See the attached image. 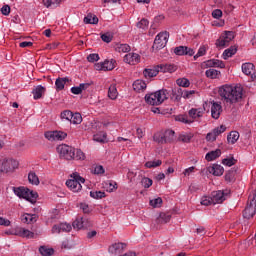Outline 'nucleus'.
I'll list each match as a JSON object with an SVG mask.
<instances>
[{"label":"nucleus","instance_id":"obj_1","mask_svg":"<svg viewBox=\"0 0 256 256\" xmlns=\"http://www.w3.org/2000/svg\"><path fill=\"white\" fill-rule=\"evenodd\" d=\"M219 95L226 105H235L243 99V87L241 85H224L219 88Z\"/></svg>","mask_w":256,"mask_h":256},{"label":"nucleus","instance_id":"obj_2","mask_svg":"<svg viewBox=\"0 0 256 256\" xmlns=\"http://www.w3.org/2000/svg\"><path fill=\"white\" fill-rule=\"evenodd\" d=\"M166 99H169L167 90H158L145 96V101L148 105H161Z\"/></svg>","mask_w":256,"mask_h":256},{"label":"nucleus","instance_id":"obj_3","mask_svg":"<svg viewBox=\"0 0 256 256\" xmlns=\"http://www.w3.org/2000/svg\"><path fill=\"white\" fill-rule=\"evenodd\" d=\"M12 191L16 194L19 199H26V201H30V203H35V199H37V192H33L26 187H12Z\"/></svg>","mask_w":256,"mask_h":256},{"label":"nucleus","instance_id":"obj_4","mask_svg":"<svg viewBox=\"0 0 256 256\" xmlns=\"http://www.w3.org/2000/svg\"><path fill=\"white\" fill-rule=\"evenodd\" d=\"M81 183H85V178L81 177L77 173H73L71 175V179L66 181V186L70 191H73V193H79V191L83 189Z\"/></svg>","mask_w":256,"mask_h":256},{"label":"nucleus","instance_id":"obj_5","mask_svg":"<svg viewBox=\"0 0 256 256\" xmlns=\"http://www.w3.org/2000/svg\"><path fill=\"white\" fill-rule=\"evenodd\" d=\"M57 152L62 159H66L67 161H72V159H75V148L69 145H59L57 147Z\"/></svg>","mask_w":256,"mask_h":256},{"label":"nucleus","instance_id":"obj_6","mask_svg":"<svg viewBox=\"0 0 256 256\" xmlns=\"http://www.w3.org/2000/svg\"><path fill=\"white\" fill-rule=\"evenodd\" d=\"M19 167V162L15 159L0 160V173H11Z\"/></svg>","mask_w":256,"mask_h":256},{"label":"nucleus","instance_id":"obj_7","mask_svg":"<svg viewBox=\"0 0 256 256\" xmlns=\"http://www.w3.org/2000/svg\"><path fill=\"white\" fill-rule=\"evenodd\" d=\"M167 41H169V33L168 32H160L154 40L152 49L155 51H159L167 45Z\"/></svg>","mask_w":256,"mask_h":256},{"label":"nucleus","instance_id":"obj_8","mask_svg":"<svg viewBox=\"0 0 256 256\" xmlns=\"http://www.w3.org/2000/svg\"><path fill=\"white\" fill-rule=\"evenodd\" d=\"M230 191L226 190V191H214L212 192V202L213 205H217V203H223V201H225V199H227V196L229 195Z\"/></svg>","mask_w":256,"mask_h":256},{"label":"nucleus","instance_id":"obj_9","mask_svg":"<svg viewBox=\"0 0 256 256\" xmlns=\"http://www.w3.org/2000/svg\"><path fill=\"white\" fill-rule=\"evenodd\" d=\"M45 137L48 141H63V139L67 138V133L63 131L46 132Z\"/></svg>","mask_w":256,"mask_h":256},{"label":"nucleus","instance_id":"obj_10","mask_svg":"<svg viewBox=\"0 0 256 256\" xmlns=\"http://www.w3.org/2000/svg\"><path fill=\"white\" fill-rule=\"evenodd\" d=\"M71 229H73V227L71 226V224H67V223H60V224H55L52 227V233H69V231H71Z\"/></svg>","mask_w":256,"mask_h":256},{"label":"nucleus","instance_id":"obj_11","mask_svg":"<svg viewBox=\"0 0 256 256\" xmlns=\"http://www.w3.org/2000/svg\"><path fill=\"white\" fill-rule=\"evenodd\" d=\"M223 113V106L219 102H212L211 105V117L212 119H219Z\"/></svg>","mask_w":256,"mask_h":256},{"label":"nucleus","instance_id":"obj_12","mask_svg":"<svg viewBox=\"0 0 256 256\" xmlns=\"http://www.w3.org/2000/svg\"><path fill=\"white\" fill-rule=\"evenodd\" d=\"M124 61L128 65H137L141 61V56L137 53H128L124 56Z\"/></svg>","mask_w":256,"mask_h":256},{"label":"nucleus","instance_id":"obj_13","mask_svg":"<svg viewBox=\"0 0 256 256\" xmlns=\"http://www.w3.org/2000/svg\"><path fill=\"white\" fill-rule=\"evenodd\" d=\"M188 115L192 121L195 119H201L205 115V108H192L189 110Z\"/></svg>","mask_w":256,"mask_h":256},{"label":"nucleus","instance_id":"obj_14","mask_svg":"<svg viewBox=\"0 0 256 256\" xmlns=\"http://www.w3.org/2000/svg\"><path fill=\"white\" fill-rule=\"evenodd\" d=\"M125 247H127L125 243H115L108 248V251L111 255H118V253H122Z\"/></svg>","mask_w":256,"mask_h":256},{"label":"nucleus","instance_id":"obj_15","mask_svg":"<svg viewBox=\"0 0 256 256\" xmlns=\"http://www.w3.org/2000/svg\"><path fill=\"white\" fill-rule=\"evenodd\" d=\"M159 71H161L159 66L154 68H146L143 71V75L146 79H151L152 77H157V75H159Z\"/></svg>","mask_w":256,"mask_h":256},{"label":"nucleus","instance_id":"obj_16","mask_svg":"<svg viewBox=\"0 0 256 256\" xmlns=\"http://www.w3.org/2000/svg\"><path fill=\"white\" fill-rule=\"evenodd\" d=\"M192 95H195V90H185L183 88H178L176 99H181V97L184 99H191Z\"/></svg>","mask_w":256,"mask_h":256},{"label":"nucleus","instance_id":"obj_17","mask_svg":"<svg viewBox=\"0 0 256 256\" xmlns=\"http://www.w3.org/2000/svg\"><path fill=\"white\" fill-rule=\"evenodd\" d=\"M16 236L17 237H26V239H33V237H35V233H33L23 227H18Z\"/></svg>","mask_w":256,"mask_h":256},{"label":"nucleus","instance_id":"obj_18","mask_svg":"<svg viewBox=\"0 0 256 256\" xmlns=\"http://www.w3.org/2000/svg\"><path fill=\"white\" fill-rule=\"evenodd\" d=\"M208 171L215 177H221V175H223L225 169H223V166H221L219 164H213L211 167H209Z\"/></svg>","mask_w":256,"mask_h":256},{"label":"nucleus","instance_id":"obj_19","mask_svg":"<svg viewBox=\"0 0 256 256\" xmlns=\"http://www.w3.org/2000/svg\"><path fill=\"white\" fill-rule=\"evenodd\" d=\"M206 67H210V69H213V67H219L220 69H225V63L221 60L210 59L206 61Z\"/></svg>","mask_w":256,"mask_h":256},{"label":"nucleus","instance_id":"obj_20","mask_svg":"<svg viewBox=\"0 0 256 256\" xmlns=\"http://www.w3.org/2000/svg\"><path fill=\"white\" fill-rule=\"evenodd\" d=\"M69 83V78L64 77V78H57L55 81V87L56 91H63L65 89V84Z\"/></svg>","mask_w":256,"mask_h":256},{"label":"nucleus","instance_id":"obj_21","mask_svg":"<svg viewBox=\"0 0 256 256\" xmlns=\"http://www.w3.org/2000/svg\"><path fill=\"white\" fill-rule=\"evenodd\" d=\"M158 66L162 73H175V71H177V66H175V64H161Z\"/></svg>","mask_w":256,"mask_h":256},{"label":"nucleus","instance_id":"obj_22","mask_svg":"<svg viewBox=\"0 0 256 256\" xmlns=\"http://www.w3.org/2000/svg\"><path fill=\"white\" fill-rule=\"evenodd\" d=\"M133 89L137 93H140V91H145L147 89V83L143 80H136L133 83Z\"/></svg>","mask_w":256,"mask_h":256},{"label":"nucleus","instance_id":"obj_23","mask_svg":"<svg viewBox=\"0 0 256 256\" xmlns=\"http://www.w3.org/2000/svg\"><path fill=\"white\" fill-rule=\"evenodd\" d=\"M218 157H221V149L208 152L205 159L206 161H215V159H218Z\"/></svg>","mask_w":256,"mask_h":256},{"label":"nucleus","instance_id":"obj_24","mask_svg":"<svg viewBox=\"0 0 256 256\" xmlns=\"http://www.w3.org/2000/svg\"><path fill=\"white\" fill-rule=\"evenodd\" d=\"M45 91H46V88L43 87L42 85L36 86V88L32 91L34 99L35 100L41 99Z\"/></svg>","mask_w":256,"mask_h":256},{"label":"nucleus","instance_id":"obj_25","mask_svg":"<svg viewBox=\"0 0 256 256\" xmlns=\"http://www.w3.org/2000/svg\"><path fill=\"white\" fill-rule=\"evenodd\" d=\"M255 71V65L253 63H244L242 64V72L244 75H253Z\"/></svg>","mask_w":256,"mask_h":256},{"label":"nucleus","instance_id":"obj_26","mask_svg":"<svg viewBox=\"0 0 256 256\" xmlns=\"http://www.w3.org/2000/svg\"><path fill=\"white\" fill-rule=\"evenodd\" d=\"M205 75L208 79H219V77H221V71L210 68L206 70Z\"/></svg>","mask_w":256,"mask_h":256},{"label":"nucleus","instance_id":"obj_27","mask_svg":"<svg viewBox=\"0 0 256 256\" xmlns=\"http://www.w3.org/2000/svg\"><path fill=\"white\" fill-rule=\"evenodd\" d=\"M23 223H35L37 221V214H24L21 216Z\"/></svg>","mask_w":256,"mask_h":256},{"label":"nucleus","instance_id":"obj_28","mask_svg":"<svg viewBox=\"0 0 256 256\" xmlns=\"http://www.w3.org/2000/svg\"><path fill=\"white\" fill-rule=\"evenodd\" d=\"M84 23L87 25H97V23H99V18H97V16H93V14H88L84 17Z\"/></svg>","mask_w":256,"mask_h":256},{"label":"nucleus","instance_id":"obj_29","mask_svg":"<svg viewBox=\"0 0 256 256\" xmlns=\"http://www.w3.org/2000/svg\"><path fill=\"white\" fill-rule=\"evenodd\" d=\"M227 141L231 145H235L236 141H239V132L237 131L230 132V134L227 136Z\"/></svg>","mask_w":256,"mask_h":256},{"label":"nucleus","instance_id":"obj_30","mask_svg":"<svg viewBox=\"0 0 256 256\" xmlns=\"http://www.w3.org/2000/svg\"><path fill=\"white\" fill-rule=\"evenodd\" d=\"M118 95H119V92H117V86L115 84H112L108 89L109 99L115 100L117 99Z\"/></svg>","mask_w":256,"mask_h":256},{"label":"nucleus","instance_id":"obj_31","mask_svg":"<svg viewBox=\"0 0 256 256\" xmlns=\"http://www.w3.org/2000/svg\"><path fill=\"white\" fill-rule=\"evenodd\" d=\"M164 139H165L166 143H172V141H175V131L166 130L164 132Z\"/></svg>","mask_w":256,"mask_h":256},{"label":"nucleus","instance_id":"obj_32","mask_svg":"<svg viewBox=\"0 0 256 256\" xmlns=\"http://www.w3.org/2000/svg\"><path fill=\"white\" fill-rule=\"evenodd\" d=\"M237 53V48L232 46L223 52V59L227 60L229 57H233Z\"/></svg>","mask_w":256,"mask_h":256},{"label":"nucleus","instance_id":"obj_33","mask_svg":"<svg viewBox=\"0 0 256 256\" xmlns=\"http://www.w3.org/2000/svg\"><path fill=\"white\" fill-rule=\"evenodd\" d=\"M116 51L118 53H129V51H131V46H129V44H118L116 46Z\"/></svg>","mask_w":256,"mask_h":256},{"label":"nucleus","instance_id":"obj_34","mask_svg":"<svg viewBox=\"0 0 256 256\" xmlns=\"http://www.w3.org/2000/svg\"><path fill=\"white\" fill-rule=\"evenodd\" d=\"M28 181L31 185H39V177L35 172H30L28 174Z\"/></svg>","mask_w":256,"mask_h":256},{"label":"nucleus","instance_id":"obj_35","mask_svg":"<svg viewBox=\"0 0 256 256\" xmlns=\"http://www.w3.org/2000/svg\"><path fill=\"white\" fill-rule=\"evenodd\" d=\"M154 141L156 143H159L160 145H165L166 140H165V134L164 133H156L153 137Z\"/></svg>","mask_w":256,"mask_h":256},{"label":"nucleus","instance_id":"obj_36","mask_svg":"<svg viewBox=\"0 0 256 256\" xmlns=\"http://www.w3.org/2000/svg\"><path fill=\"white\" fill-rule=\"evenodd\" d=\"M61 3V0H43L44 7H47L49 9L50 7H57Z\"/></svg>","mask_w":256,"mask_h":256},{"label":"nucleus","instance_id":"obj_37","mask_svg":"<svg viewBox=\"0 0 256 256\" xmlns=\"http://www.w3.org/2000/svg\"><path fill=\"white\" fill-rule=\"evenodd\" d=\"M39 252L43 255V256H51L55 253V250H53V248H47L45 246H41L39 248Z\"/></svg>","mask_w":256,"mask_h":256},{"label":"nucleus","instance_id":"obj_38","mask_svg":"<svg viewBox=\"0 0 256 256\" xmlns=\"http://www.w3.org/2000/svg\"><path fill=\"white\" fill-rule=\"evenodd\" d=\"M83 121V117L80 113H74L72 114V118L70 120V123H73L74 125H79Z\"/></svg>","mask_w":256,"mask_h":256},{"label":"nucleus","instance_id":"obj_39","mask_svg":"<svg viewBox=\"0 0 256 256\" xmlns=\"http://www.w3.org/2000/svg\"><path fill=\"white\" fill-rule=\"evenodd\" d=\"M171 221V215L160 213L159 217L157 218V223H169Z\"/></svg>","mask_w":256,"mask_h":256},{"label":"nucleus","instance_id":"obj_40","mask_svg":"<svg viewBox=\"0 0 256 256\" xmlns=\"http://www.w3.org/2000/svg\"><path fill=\"white\" fill-rule=\"evenodd\" d=\"M115 69V60L104 61V71H113Z\"/></svg>","mask_w":256,"mask_h":256},{"label":"nucleus","instance_id":"obj_41","mask_svg":"<svg viewBox=\"0 0 256 256\" xmlns=\"http://www.w3.org/2000/svg\"><path fill=\"white\" fill-rule=\"evenodd\" d=\"M162 163L163 162L161 160L148 161L145 163V167H147V169H153L155 167H160Z\"/></svg>","mask_w":256,"mask_h":256},{"label":"nucleus","instance_id":"obj_42","mask_svg":"<svg viewBox=\"0 0 256 256\" xmlns=\"http://www.w3.org/2000/svg\"><path fill=\"white\" fill-rule=\"evenodd\" d=\"M85 221L83 220V218H77L73 224H72V227H74V229H83V227H85Z\"/></svg>","mask_w":256,"mask_h":256},{"label":"nucleus","instance_id":"obj_43","mask_svg":"<svg viewBox=\"0 0 256 256\" xmlns=\"http://www.w3.org/2000/svg\"><path fill=\"white\" fill-rule=\"evenodd\" d=\"M93 139L97 143H103V141H105V139H107V134L105 132H100L98 134H95L93 136Z\"/></svg>","mask_w":256,"mask_h":256},{"label":"nucleus","instance_id":"obj_44","mask_svg":"<svg viewBox=\"0 0 256 256\" xmlns=\"http://www.w3.org/2000/svg\"><path fill=\"white\" fill-rule=\"evenodd\" d=\"M85 153L81 149H75L74 159L76 161H85Z\"/></svg>","mask_w":256,"mask_h":256},{"label":"nucleus","instance_id":"obj_45","mask_svg":"<svg viewBox=\"0 0 256 256\" xmlns=\"http://www.w3.org/2000/svg\"><path fill=\"white\" fill-rule=\"evenodd\" d=\"M176 121H180V123H185L186 125H191V123H193V120L186 115L177 116Z\"/></svg>","mask_w":256,"mask_h":256},{"label":"nucleus","instance_id":"obj_46","mask_svg":"<svg viewBox=\"0 0 256 256\" xmlns=\"http://www.w3.org/2000/svg\"><path fill=\"white\" fill-rule=\"evenodd\" d=\"M176 83L178 87H189L191 85V82L187 78H179L176 80Z\"/></svg>","mask_w":256,"mask_h":256},{"label":"nucleus","instance_id":"obj_47","mask_svg":"<svg viewBox=\"0 0 256 256\" xmlns=\"http://www.w3.org/2000/svg\"><path fill=\"white\" fill-rule=\"evenodd\" d=\"M151 207L159 208L163 205V199L161 197L150 200Z\"/></svg>","mask_w":256,"mask_h":256},{"label":"nucleus","instance_id":"obj_48","mask_svg":"<svg viewBox=\"0 0 256 256\" xmlns=\"http://www.w3.org/2000/svg\"><path fill=\"white\" fill-rule=\"evenodd\" d=\"M229 43L230 42L226 39L225 36H221L220 39L216 41L217 47H227Z\"/></svg>","mask_w":256,"mask_h":256},{"label":"nucleus","instance_id":"obj_49","mask_svg":"<svg viewBox=\"0 0 256 256\" xmlns=\"http://www.w3.org/2000/svg\"><path fill=\"white\" fill-rule=\"evenodd\" d=\"M90 197H92V199H103V197H105V192H103V191H91L90 192Z\"/></svg>","mask_w":256,"mask_h":256},{"label":"nucleus","instance_id":"obj_50","mask_svg":"<svg viewBox=\"0 0 256 256\" xmlns=\"http://www.w3.org/2000/svg\"><path fill=\"white\" fill-rule=\"evenodd\" d=\"M225 131H227V127H225V125H221L220 127L213 129L212 133L214 136L219 137V135H221V133H225Z\"/></svg>","mask_w":256,"mask_h":256},{"label":"nucleus","instance_id":"obj_51","mask_svg":"<svg viewBox=\"0 0 256 256\" xmlns=\"http://www.w3.org/2000/svg\"><path fill=\"white\" fill-rule=\"evenodd\" d=\"M178 139L179 141H182V143H191V139H193V135L181 134Z\"/></svg>","mask_w":256,"mask_h":256},{"label":"nucleus","instance_id":"obj_52","mask_svg":"<svg viewBox=\"0 0 256 256\" xmlns=\"http://www.w3.org/2000/svg\"><path fill=\"white\" fill-rule=\"evenodd\" d=\"M201 205H204L205 207H209V205H213V198L212 196H204L201 199Z\"/></svg>","mask_w":256,"mask_h":256},{"label":"nucleus","instance_id":"obj_53","mask_svg":"<svg viewBox=\"0 0 256 256\" xmlns=\"http://www.w3.org/2000/svg\"><path fill=\"white\" fill-rule=\"evenodd\" d=\"M61 119H65V121H70L71 122V119L73 117V112L69 111V110H66V111H63L60 115Z\"/></svg>","mask_w":256,"mask_h":256},{"label":"nucleus","instance_id":"obj_54","mask_svg":"<svg viewBox=\"0 0 256 256\" xmlns=\"http://www.w3.org/2000/svg\"><path fill=\"white\" fill-rule=\"evenodd\" d=\"M225 180L228 181V183H231L235 180V171L234 170H229L225 174Z\"/></svg>","mask_w":256,"mask_h":256},{"label":"nucleus","instance_id":"obj_55","mask_svg":"<svg viewBox=\"0 0 256 256\" xmlns=\"http://www.w3.org/2000/svg\"><path fill=\"white\" fill-rule=\"evenodd\" d=\"M223 165H226V167H233V165H235V163H237V160H235V158L231 157V158H226L222 160Z\"/></svg>","mask_w":256,"mask_h":256},{"label":"nucleus","instance_id":"obj_56","mask_svg":"<svg viewBox=\"0 0 256 256\" xmlns=\"http://www.w3.org/2000/svg\"><path fill=\"white\" fill-rule=\"evenodd\" d=\"M185 51H187V46H178L174 49L175 55H185Z\"/></svg>","mask_w":256,"mask_h":256},{"label":"nucleus","instance_id":"obj_57","mask_svg":"<svg viewBox=\"0 0 256 256\" xmlns=\"http://www.w3.org/2000/svg\"><path fill=\"white\" fill-rule=\"evenodd\" d=\"M101 39L104 41V43H111V41H113V35L107 32L101 35Z\"/></svg>","mask_w":256,"mask_h":256},{"label":"nucleus","instance_id":"obj_58","mask_svg":"<svg viewBox=\"0 0 256 256\" xmlns=\"http://www.w3.org/2000/svg\"><path fill=\"white\" fill-rule=\"evenodd\" d=\"M207 53V48H205V46H201L198 49L197 54L194 56V59L197 60L199 59V57H203V55H205Z\"/></svg>","mask_w":256,"mask_h":256},{"label":"nucleus","instance_id":"obj_59","mask_svg":"<svg viewBox=\"0 0 256 256\" xmlns=\"http://www.w3.org/2000/svg\"><path fill=\"white\" fill-rule=\"evenodd\" d=\"M148 26H149V20L145 18L141 19V21L137 23V27L139 29H145V27H148Z\"/></svg>","mask_w":256,"mask_h":256},{"label":"nucleus","instance_id":"obj_60","mask_svg":"<svg viewBox=\"0 0 256 256\" xmlns=\"http://www.w3.org/2000/svg\"><path fill=\"white\" fill-rule=\"evenodd\" d=\"M212 17L214 19H221V17H223V11H221V9H215L213 12H212Z\"/></svg>","mask_w":256,"mask_h":256},{"label":"nucleus","instance_id":"obj_61","mask_svg":"<svg viewBox=\"0 0 256 256\" xmlns=\"http://www.w3.org/2000/svg\"><path fill=\"white\" fill-rule=\"evenodd\" d=\"M222 36L225 37L229 42H231V41H233V39H235V33H233V31L225 32V34Z\"/></svg>","mask_w":256,"mask_h":256},{"label":"nucleus","instance_id":"obj_62","mask_svg":"<svg viewBox=\"0 0 256 256\" xmlns=\"http://www.w3.org/2000/svg\"><path fill=\"white\" fill-rule=\"evenodd\" d=\"M95 175H103L105 173V168L102 165H98L94 168Z\"/></svg>","mask_w":256,"mask_h":256},{"label":"nucleus","instance_id":"obj_63","mask_svg":"<svg viewBox=\"0 0 256 256\" xmlns=\"http://www.w3.org/2000/svg\"><path fill=\"white\" fill-rule=\"evenodd\" d=\"M142 183H143L145 189H149V187H151V185H153V180H151L150 178H144L142 180Z\"/></svg>","mask_w":256,"mask_h":256},{"label":"nucleus","instance_id":"obj_64","mask_svg":"<svg viewBox=\"0 0 256 256\" xmlns=\"http://www.w3.org/2000/svg\"><path fill=\"white\" fill-rule=\"evenodd\" d=\"M87 59L89 63H95L99 59V54H90Z\"/></svg>","mask_w":256,"mask_h":256}]
</instances>
